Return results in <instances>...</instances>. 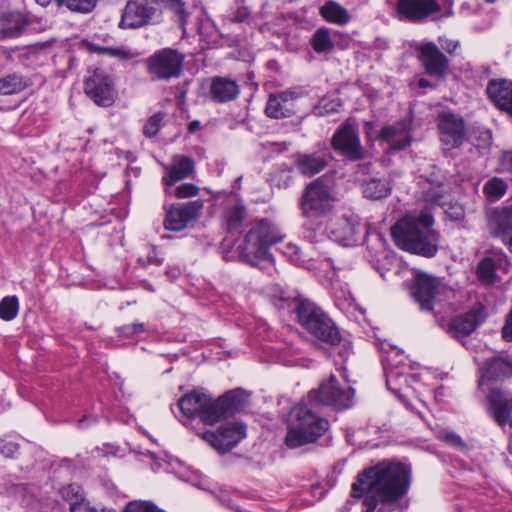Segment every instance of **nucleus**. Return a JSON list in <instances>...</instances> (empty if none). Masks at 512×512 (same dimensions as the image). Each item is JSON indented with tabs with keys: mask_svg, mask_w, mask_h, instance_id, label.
I'll list each match as a JSON object with an SVG mask.
<instances>
[{
	"mask_svg": "<svg viewBox=\"0 0 512 512\" xmlns=\"http://www.w3.org/2000/svg\"><path fill=\"white\" fill-rule=\"evenodd\" d=\"M409 485L407 466L382 461L357 475L351 486V497L363 499L362 512H401L396 502L406 494Z\"/></svg>",
	"mask_w": 512,
	"mask_h": 512,
	"instance_id": "nucleus-1",
	"label": "nucleus"
},
{
	"mask_svg": "<svg viewBox=\"0 0 512 512\" xmlns=\"http://www.w3.org/2000/svg\"><path fill=\"white\" fill-rule=\"evenodd\" d=\"M249 396L242 388L230 390L217 399L194 390L182 396L178 406L184 416L199 417L204 424L213 425L244 410L248 405Z\"/></svg>",
	"mask_w": 512,
	"mask_h": 512,
	"instance_id": "nucleus-2",
	"label": "nucleus"
},
{
	"mask_svg": "<svg viewBox=\"0 0 512 512\" xmlns=\"http://www.w3.org/2000/svg\"><path fill=\"white\" fill-rule=\"evenodd\" d=\"M434 218L425 210L418 215H406L391 227L396 246L404 251L426 257H434L439 249V233L433 229Z\"/></svg>",
	"mask_w": 512,
	"mask_h": 512,
	"instance_id": "nucleus-3",
	"label": "nucleus"
},
{
	"mask_svg": "<svg viewBox=\"0 0 512 512\" xmlns=\"http://www.w3.org/2000/svg\"><path fill=\"white\" fill-rule=\"evenodd\" d=\"M284 239L279 228L267 219L252 222L237 250L240 259L250 266H259L263 262H272L270 248Z\"/></svg>",
	"mask_w": 512,
	"mask_h": 512,
	"instance_id": "nucleus-4",
	"label": "nucleus"
},
{
	"mask_svg": "<svg viewBox=\"0 0 512 512\" xmlns=\"http://www.w3.org/2000/svg\"><path fill=\"white\" fill-rule=\"evenodd\" d=\"M336 197L334 185L326 176L309 182L299 199V208L304 229L315 231L321 227L320 219L327 216L334 208Z\"/></svg>",
	"mask_w": 512,
	"mask_h": 512,
	"instance_id": "nucleus-5",
	"label": "nucleus"
},
{
	"mask_svg": "<svg viewBox=\"0 0 512 512\" xmlns=\"http://www.w3.org/2000/svg\"><path fill=\"white\" fill-rule=\"evenodd\" d=\"M329 421L306 403L296 405L289 414L285 444L290 449L315 443L329 429Z\"/></svg>",
	"mask_w": 512,
	"mask_h": 512,
	"instance_id": "nucleus-6",
	"label": "nucleus"
},
{
	"mask_svg": "<svg viewBox=\"0 0 512 512\" xmlns=\"http://www.w3.org/2000/svg\"><path fill=\"white\" fill-rule=\"evenodd\" d=\"M294 312L301 327L316 341L328 346H337L342 340L334 321L315 303L297 298Z\"/></svg>",
	"mask_w": 512,
	"mask_h": 512,
	"instance_id": "nucleus-7",
	"label": "nucleus"
},
{
	"mask_svg": "<svg viewBox=\"0 0 512 512\" xmlns=\"http://www.w3.org/2000/svg\"><path fill=\"white\" fill-rule=\"evenodd\" d=\"M398 20L412 24H423L453 15L451 0H397L395 6Z\"/></svg>",
	"mask_w": 512,
	"mask_h": 512,
	"instance_id": "nucleus-8",
	"label": "nucleus"
},
{
	"mask_svg": "<svg viewBox=\"0 0 512 512\" xmlns=\"http://www.w3.org/2000/svg\"><path fill=\"white\" fill-rule=\"evenodd\" d=\"M185 55L176 49L163 48L149 56L144 64L152 80L169 81L182 74Z\"/></svg>",
	"mask_w": 512,
	"mask_h": 512,
	"instance_id": "nucleus-9",
	"label": "nucleus"
},
{
	"mask_svg": "<svg viewBox=\"0 0 512 512\" xmlns=\"http://www.w3.org/2000/svg\"><path fill=\"white\" fill-rule=\"evenodd\" d=\"M354 390L343 387L336 376L331 375L320 383L317 389L308 393L310 403L330 406L335 410H344L352 406Z\"/></svg>",
	"mask_w": 512,
	"mask_h": 512,
	"instance_id": "nucleus-10",
	"label": "nucleus"
},
{
	"mask_svg": "<svg viewBox=\"0 0 512 512\" xmlns=\"http://www.w3.org/2000/svg\"><path fill=\"white\" fill-rule=\"evenodd\" d=\"M332 148L346 160L355 162L365 160L368 151L362 146L358 129L349 120L335 131L331 139Z\"/></svg>",
	"mask_w": 512,
	"mask_h": 512,
	"instance_id": "nucleus-11",
	"label": "nucleus"
},
{
	"mask_svg": "<svg viewBox=\"0 0 512 512\" xmlns=\"http://www.w3.org/2000/svg\"><path fill=\"white\" fill-rule=\"evenodd\" d=\"M161 11L155 0H129L123 10L119 26L136 29L158 22Z\"/></svg>",
	"mask_w": 512,
	"mask_h": 512,
	"instance_id": "nucleus-12",
	"label": "nucleus"
},
{
	"mask_svg": "<svg viewBox=\"0 0 512 512\" xmlns=\"http://www.w3.org/2000/svg\"><path fill=\"white\" fill-rule=\"evenodd\" d=\"M85 94L98 106L110 107L116 100L114 81L103 69H95L84 81Z\"/></svg>",
	"mask_w": 512,
	"mask_h": 512,
	"instance_id": "nucleus-13",
	"label": "nucleus"
},
{
	"mask_svg": "<svg viewBox=\"0 0 512 512\" xmlns=\"http://www.w3.org/2000/svg\"><path fill=\"white\" fill-rule=\"evenodd\" d=\"M418 59L427 75L440 80L446 79L450 60L434 42H423L416 48Z\"/></svg>",
	"mask_w": 512,
	"mask_h": 512,
	"instance_id": "nucleus-14",
	"label": "nucleus"
},
{
	"mask_svg": "<svg viewBox=\"0 0 512 512\" xmlns=\"http://www.w3.org/2000/svg\"><path fill=\"white\" fill-rule=\"evenodd\" d=\"M203 206L204 203L200 199L173 204L166 212L163 223L165 229L175 232L184 230L190 222L200 217Z\"/></svg>",
	"mask_w": 512,
	"mask_h": 512,
	"instance_id": "nucleus-15",
	"label": "nucleus"
},
{
	"mask_svg": "<svg viewBox=\"0 0 512 512\" xmlns=\"http://www.w3.org/2000/svg\"><path fill=\"white\" fill-rule=\"evenodd\" d=\"M437 127L441 142L449 149L460 147L467 139L463 118L452 112H441L437 117Z\"/></svg>",
	"mask_w": 512,
	"mask_h": 512,
	"instance_id": "nucleus-16",
	"label": "nucleus"
},
{
	"mask_svg": "<svg viewBox=\"0 0 512 512\" xmlns=\"http://www.w3.org/2000/svg\"><path fill=\"white\" fill-rule=\"evenodd\" d=\"M441 281L424 272L416 273L412 286L411 295L423 311H432L436 295L441 289Z\"/></svg>",
	"mask_w": 512,
	"mask_h": 512,
	"instance_id": "nucleus-17",
	"label": "nucleus"
},
{
	"mask_svg": "<svg viewBox=\"0 0 512 512\" xmlns=\"http://www.w3.org/2000/svg\"><path fill=\"white\" fill-rule=\"evenodd\" d=\"M203 439L220 452H228L246 437V426L233 422L221 426L217 431H206Z\"/></svg>",
	"mask_w": 512,
	"mask_h": 512,
	"instance_id": "nucleus-18",
	"label": "nucleus"
},
{
	"mask_svg": "<svg viewBox=\"0 0 512 512\" xmlns=\"http://www.w3.org/2000/svg\"><path fill=\"white\" fill-rule=\"evenodd\" d=\"M486 319L485 308L477 307L458 315L450 320L447 332L454 338L460 339L472 334Z\"/></svg>",
	"mask_w": 512,
	"mask_h": 512,
	"instance_id": "nucleus-19",
	"label": "nucleus"
},
{
	"mask_svg": "<svg viewBox=\"0 0 512 512\" xmlns=\"http://www.w3.org/2000/svg\"><path fill=\"white\" fill-rule=\"evenodd\" d=\"M508 378H512V353L502 351L485 361L481 381L495 383Z\"/></svg>",
	"mask_w": 512,
	"mask_h": 512,
	"instance_id": "nucleus-20",
	"label": "nucleus"
},
{
	"mask_svg": "<svg viewBox=\"0 0 512 512\" xmlns=\"http://www.w3.org/2000/svg\"><path fill=\"white\" fill-rule=\"evenodd\" d=\"M358 229L359 221L356 216L342 215L331 219L329 234L335 242L344 246H352L357 242Z\"/></svg>",
	"mask_w": 512,
	"mask_h": 512,
	"instance_id": "nucleus-21",
	"label": "nucleus"
},
{
	"mask_svg": "<svg viewBox=\"0 0 512 512\" xmlns=\"http://www.w3.org/2000/svg\"><path fill=\"white\" fill-rule=\"evenodd\" d=\"M491 234L499 238L512 252V199L491 215Z\"/></svg>",
	"mask_w": 512,
	"mask_h": 512,
	"instance_id": "nucleus-22",
	"label": "nucleus"
},
{
	"mask_svg": "<svg viewBox=\"0 0 512 512\" xmlns=\"http://www.w3.org/2000/svg\"><path fill=\"white\" fill-rule=\"evenodd\" d=\"M378 139L385 142L390 151H401L412 143L410 125L405 121H399L384 126L379 132Z\"/></svg>",
	"mask_w": 512,
	"mask_h": 512,
	"instance_id": "nucleus-23",
	"label": "nucleus"
},
{
	"mask_svg": "<svg viewBox=\"0 0 512 512\" xmlns=\"http://www.w3.org/2000/svg\"><path fill=\"white\" fill-rule=\"evenodd\" d=\"M298 94L292 90H285L277 94H270L265 107V114L272 119L288 118L295 114V100Z\"/></svg>",
	"mask_w": 512,
	"mask_h": 512,
	"instance_id": "nucleus-24",
	"label": "nucleus"
},
{
	"mask_svg": "<svg viewBox=\"0 0 512 512\" xmlns=\"http://www.w3.org/2000/svg\"><path fill=\"white\" fill-rule=\"evenodd\" d=\"M386 366V385L387 388L395 393L401 392V380L407 381V377L404 375V369L407 366L406 356L399 350L393 348L392 352L387 356Z\"/></svg>",
	"mask_w": 512,
	"mask_h": 512,
	"instance_id": "nucleus-25",
	"label": "nucleus"
},
{
	"mask_svg": "<svg viewBox=\"0 0 512 512\" xmlns=\"http://www.w3.org/2000/svg\"><path fill=\"white\" fill-rule=\"evenodd\" d=\"M240 93L237 81L223 76H215L210 80L209 98L215 103H228L235 100Z\"/></svg>",
	"mask_w": 512,
	"mask_h": 512,
	"instance_id": "nucleus-26",
	"label": "nucleus"
},
{
	"mask_svg": "<svg viewBox=\"0 0 512 512\" xmlns=\"http://www.w3.org/2000/svg\"><path fill=\"white\" fill-rule=\"evenodd\" d=\"M486 92L490 100L502 111L512 116V81H489Z\"/></svg>",
	"mask_w": 512,
	"mask_h": 512,
	"instance_id": "nucleus-27",
	"label": "nucleus"
},
{
	"mask_svg": "<svg viewBox=\"0 0 512 512\" xmlns=\"http://www.w3.org/2000/svg\"><path fill=\"white\" fill-rule=\"evenodd\" d=\"M30 22L21 12H8L0 15V40L21 36Z\"/></svg>",
	"mask_w": 512,
	"mask_h": 512,
	"instance_id": "nucleus-28",
	"label": "nucleus"
},
{
	"mask_svg": "<svg viewBox=\"0 0 512 512\" xmlns=\"http://www.w3.org/2000/svg\"><path fill=\"white\" fill-rule=\"evenodd\" d=\"M329 160L325 154L297 153L294 155V165L296 169L305 177H312L318 174L328 165Z\"/></svg>",
	"mask_w": 512,
	"mask_h": 512,
	"instance_id": "nucleus-29",
	"label": "nucleus"
},
{
	"mask_svg": "<svg viewBox=\"0 0 512 512\" xmlns=\"http://www.w3.org/2000/svg\"><path fill=\"white\" fill-rule=\"evenodd\" d=\"M194 172L195 162L193 159L185 155H175L173 157V164L163 177V181L167 186H171L180 180L192 176Z\"/></svg>",
	"mask_w": 512,
	"mask_h": 512,
	"instance_id": "nucleus-30",
	"label": "nucleus"
},
{
	"mask_svg": "<svg viewBox=\"0 0 512 512\" xmlns=\"http://www.w3.org/2000/svg\"><path fill=\"white\" fill-rule=\"evenodd\" d=\"M321 16L328 22L345 25L350 20L348 11L335 1L326 2L320 9Z\"/></svg>",
	"mask_w": 512,
	"mask_h": 512,
	"instance_id": "nucleus-31",
	"label": "nucleus"
},
{
	"mask_svg": "<svg viewBox=\"0 0 512 512\" xmlns=\"http://www.w3.org/2000/svg\"><path fill=\"white\" fill-rule=\"evenodd\" d=\"M246 217V207L241 203L230 204L223 212V218L230 232L239 229Z\"/></svg>",
	"mask_w": 512,
	"mask_h": 512,
	"instance_id": "nucleus-32",
	"label": "nucleus"
},
{
	"mask_svg": "<svg viewBox=\"0 0 512 512\" xmlns=\"http://www.w3.org/2000/svg\"><path fill=\"white\" fill-rule=\"evenodd\" d=\"M362 192L365 198L379 200L391 193V187L386 180L372 178L363 183Z\"/></svg>",
	"mask_w": 512,
	"mask_h": 512,
	"instance_id": "nucleus-33",
	"label": "nucleus"
},
{
	"mask_svg": "<svg viewBox=\"0 0 512 512\" xmlns=\"http://www.w3.org/2000/svg\"><path fill=\"white\" fill-rule=\"evenodd\" d=\"M28 80L21 74L12 73L0 78V95H12L23 91Z\"/></svg>",
	"mask_w": 512,
	"mask_h": 512,
	"instance_id": "nucleus-34",
	"label": "nucleus"
},
{
	"mask_svg": "<svg viewBox=\"0 0 512 512\" xmlns=\"http://www.w3.org/2000/svg\"><path fill=\"white\" fill-rule=\"evenodd\" d=\"M165 7L173 13L175 21L183 31L186 30V24L190 13L188 12L183 0H160Z\"/></svg>",
	"mask_w": 512,
	"mask_h": 512,
	"instance_id": "nucleus-35",
	"label": "nucleus"
},
{
	"mask_svg": "<svg viewBox=\"0 0 512 512\" xmlns=\"http://www.w3.org/2000/svg\"><path fill=\"white\" fill-rule=\"evenodd\" d=\"M272 186L286 189L293 183L292 169L286 164L279 165L270 175Z\"/></svg>",
	"mask_w": 512,
	"mask_h": 512,
	"instance_id": "nucleus-36",
	"label": "nucleus"
},
{
	"mask_svg": "<svg viewBox=\"0 0 512 512\" xmlns=\"http://www.w3.org/2000/svg\"><path fill=\"white\" fill-rule=\"evenodd\" d=\"M477 276L483 284H494L496 280V266L492 258L485 257L478 263Z\"/></svg>",
	"mask_w": 512,
	"mask_h": 512,
	"instance_id": "nucleus-37",
	"label": "nucleus"
},
{
	"mask_svg": "<svg viewBox=\"0 0 512 512\" xmlns=\"http://www.w3.org/2000/svg\"><path fill=\"white\" fill-rule=\"evenodd\" d=\"M311 44L317 53L331 51L334 48V43L330 38L329 29L324 27L317 29L312 37Z\"/></svg>",
	"mask_w": 512,
	"mask_h": 512,
	"instance_id": "nucleus-38",
	"label": "nucleus"
},
{
	"mask_svg": "<svg viewBox=\"0 0 512 512\" xmlns=\"http://www.w3.org/2000/svg\"><path fill=\"white\" fill-rule=\"evenodd\" d=\"M19 310V301L16 296H6L0 301V318L4 321L13 320Z\"/></svg>",
	"mask_w": 512,
	"mask_h": 512,
	"instance_id": "nucleus-39",
	"label": "nucleus"
},
{
	"mask_svg": "<svg viewBox=\"0 0 512 512\" xmlns=\"http://www.w3.org/2000/svg\"><path fill=\"white\" fill-rule=\"evenodd\" d=\"M58 6H65L70 11L79 13L91 12L98 0H56Z\"/></svg>",
	"mask_w": 512,
	"mask_h": 512,
	"instance_id": "nucleus-40",
	"label": "nucleus"
},
{
	"mask_svg": "<svg viewBox=\"0 0 512 512\" xmlns=\"http://www.w3.org/2000/svg\"><path fill=\"white\" fill-rule=\"evenodd\" d=\"M483 190L489 198L500 199L507 191V184L504 180L494 177L485 183Z\"/></svg>",
	"mask_w": 512,
	"mask_h": 512,
	"instance_id": "nucleus-41",
	"label": "nucleus"
},
{
	"mask_svg": "<svg viewBox=\"0 0 512 512\" xmlns=\"http://www.w3.org/2000/svg\"><path fill=\"white\" fill-rule=\"evenodd\" d=\"M122 512H164L150 501L132 500L129 501Z\"/></svg>",
	"mask_w": 512,
	"mask_h": 512,
	"instance_id": "nucleus-42",
	"label": "nucleus"
},
{
	"mask_svg": "<svg viewBox=\"0 0 512 512\" xmlns=\"http://www.w3.org/2000/svg\"><path fill=\"white\" fill-rule=\"evenodd\" d=\"M163 119L164 113L162 112H158L152 115L143 126V134L147 138H152L155 135H157V133L160 130Z\"/></svg>",
	"mask_w": 512,
	"mask_h": 512,
	"instance_id": "nucleus-43",
	"label": "nucleus"
},
{
	"mask_svg": "<svg viewBox=\"0 0 512 512\" xmlns=\"http://www.w3.org/2000/svg\"><path fill=\"white\" fill-rule=\"evenodd\" d=\"M444 189L442 183L437 182L435 186L426 190L425 200L431 205H443Z\"/></svg>",
	"mask_w": 512,
	"mask_h": 512,
	"instance_id": "nucleus-44",
	"label": "nucleus"
},
{
	"mask_svg": "<svg viewBox=\"0 0 512 512\" xmlns=\"http://www.w3.org/2000/svg\"><path fill=\"white\" fill-rule=\"evenodd\" d=\"M60 494L62 498L65 501L70 502V504L72 502L82 500L83 498L81 488L76 484H69L67 486H64L63 488L60 489Z\"/></svg>",
	"mask_w": 512,
	"mask_h": 512,
	"instance_id": "nucleus-45",
	"label": "nucleus"
},
{
	"mask_svg": "<svg viewBox=\"0 0 512 512\" xmlns=\"http://www.w3.org/2000/svg\"><path fill=\"white\" fill-rule=\"evenodd\" d=\"M440 438L446 442L448 445L464 452L467 451L468 446L464 442V440L454 432H442L440 434Z\"/></svg>",
	"mask_w": 512,
	"mask_h": 512,
	"instance_id": "nucleus-46",
	"label": "nucleus"
},
{
	"mask_svg": "<svg viewBox=\"0 0 512 512\" xmlns=\"http://www.w3.org/2000/svg\"><path fill=\"white\" fill-rule=\"evenodd\" d=\"M199 192V188L192 183H185L178 186L175 190V196L177 198H189L196 196Z\"/></svg>",
	"mask_w": 512,
	"mask_h": 512,
	"instance_id": "nucleus-47",
	"label": "nucleus"
},
{
	"mask_svg": "<svg viewBox=\"0 0 512 512\" xmlns=\"http://www.w3.org/2000/svg\"><path fill=\"white\" fill-rule=\"evenodd\" d=\"M19 451V445L6 439H0V454L7 458H13Z\"/></svg>",
	"mask_w": 512,
	"mask_h": 512,
	"instance_id": "nucleus-48",
	"label": "nucleus"
},
{
	"mask_svg": "<svg viewBox=\"0 0 512 512\" xmlns=\"http://www.w3.org/2000/svg\"><path fill=\"white\" fill-rule=\"evenodd\" d=\"M438 44L440 47L445 50L448 54L452 55L459 48V41L448 39L446 37H438Z\"/></svg>",
	"mask_w": 512,
	"mask_h": 512,
	"instance_id": "nucleus-49",
	"label": "nucleus"
},
{
	"mask_svg": "<svg viewBox=\"0 0 512 512\" xmlns=\"http://www.w3.org/2000/svg\"><path fill=\"white\" fill-rule=\"evenodd\" d=\"M359 163L355 166L354 174L356 176H366L371 174L373 164L369 160V155L365 160L358 161Z\"/></svg>",
	"mask_w": 512,
	"mask_h": 512,
	"instance_id": "nucleus-50",
	"label": "nucleus"
},
{
	"mask_svg": "<svg viewBox=\"0 0 512 512\" xmlns=\"http://www.w3.org/2000/svg\"><path fill=\"white\" fill-rule=\"evenodd\" d=\"M283 253L294 263H298L301 260V250L295 244H287Z\"/></svg>",
	"mask_w": 512,
	"mask_h": 512,
	"instance_id": "nucleus-51",
	"label": "nucleus"
},
{
	"mask_svg": "<svg viewBox=\"0 0 512 512\" xmlns=\"http://www.w3.org/2000/svg\"><path fill=\"white\" fill-rule=\"evenodd\" d=\"M499 170L501 172H512V151H505L499 159Z\"/></svg>",
	"mask_w": 512,
	"mask_h": 512,
	"instance_id": "nucleus-52",
	"label": "nucleus"
},
{
	"mask_svg": "<svg viewBox=\"0 0 512 512\" xmlns=\"http://www.w3.org/2000/svg\"><path fill=\"white\" fill-rule=\"evenodd\" d=\"M120 333L125 336H132L145 331L143 323H134L132 325H125L119 329Z\"/></svg>",
	"mask_w": 512,
	"mask_h": 512,
	"instance_id": "nucleus-53",
	"label": "nucleus"
},
{
	"mask_svg": "<svg viewBox=\"0 0 512 512\" xmlns=\"http://www.w3.org/2000/svg\"><path fill=\"white\" fill-rule=\"evenodd\" d=\"M250 17V11L246 7H240L231 16V21L236 23L245 22Z\"/></svg>",
	"mask_w": 512,
	"mask_h": 512,
	"instance_id": "nucleus-54",
	"label": "nucleus"
},
{
	"mask_svg": "<svg viewBox=\"0 0 512 512\" xmlns=\"http://www.w3.org/2000/svg\"><path fill=\"white\" fill-rule=\"evenodd\" d=\"M89 49H90V51H94V52L101 53V54H109V55H113V56H118V55L122 54L120 49L101 47V46L95 45V44H90Z\"/></svg>",
	"mask_w": 512,
	"mask_h": 512,
	"instance_id": "nucleus-55",
	"label": "nucleus"
},
{
	"mask_svg": "<svg viewBox=\"0 0 512 512\" xmlns=\"http://www.w3.org/2000/svg\"><path fill=\"white\" fill-rule=\"evenodd\" d=\"M446 213L449 218L455 221H459L464 218V210L459 205H451Z\"/></svg>",
	"mask_w": 512,
	"mask_h": 512,
	"instance_id": "nucleus-56",
	"label": "nucleus"
},
{
	"mask_svg": "<svg viewBox=\"0 0 512 512\" xmlns=\"http://www.w3.org/2000/svg\"><path fill=\"white\" fill-rule=\"evenodd\" d=\"M90 505L82 500L70 504V512H89Z\"/></svg>",
	"mask_w": 512,
	"mask_h": 512,
	"instance_id": "nucleus-57",
	"label": "nucleus"
},
{
	"mask_svg": "<svg viewBox=\"0 0 512 512\" xmlns=\"http://www.w3.org/2000/svg\"><path fill=\"white\" fill-rule=\"evenodd\" d=\"M418 85L420 88H435V85H433L428 79L421 78L418 81Z\"/></svg>",
	"mask_w": 512,
	"mask_h": 512,
	"instance_id": "nucleus-58",
	"label": "nucleus"
},
{
	"mask_svg": "<svg viewBox=\"0 0 512 512\" xmlns=\"http://www.w3.org/2000/svg\"><path fill=\"white\" fill-rule=\"evenodd\" d=\"M200 127V122L198 120H194L192 122L189 123L188 125V131L190 133H193L195 132L196 130H198Z\"/></svg>",
	"mask_w": 512,
	"mask_h": 512,
	"instance_id": "nucleus-59",
	"label": "nucleus"
},
{
	"mask_svg": "<svg viewBox=\"0 0 512 512\" xmlns=\"http://www.w3.org/2000/svg\"><path fill=\"white\" fill-rule=\"evenodd\" d=\"M89 512H115V510L112 509V508H101V509H98L96 507H91L90 506Z\"/></svg>",
	"mask_w": 512,
	"mask_h": 512,
	"instance_id": "nucleus-60",
	"label": "nucleus"
},
{
	"mask_svg": "<svg viewBox=\"0 0 512 512\" xmlns=\"http://www.w3.org/2000/svg\"><path fill=\"white\" fill-rule=\"evenodd\" d=\"M39 5L45 7L51 3L52 0H35Z\"/></svg>",
	"mask_w": 512,
	"mask_h": 512,
	"instance_id": "nucleus-61",
	"label": "nucleus"
},
{
	"mask_svg": "<svg viewBox=\"0 0 512 512\" xmlns=\"http://www.w3.org/2000/svg\"><path fill=\"white\" fill-rule=\"evenodd\" d=\"M149 263H155V264H157V265H160V264L162 263V261H161V260H158V259H157V260L149 259Z\"/></svg>",
	"mask_w": 512,
	"mask_h": 512,
	"instance_id": "nucleus-62",
	"label": "nucleus"
},
{
	"mask_svg": "<svg viewBox=\"0 0 512 512\" xmlns=\"http://www.w3.org/2000/svg\"><path fill=\"white\" fill-rule=\"evenodd\" d=\"M85 422V417L79 420V426L82 427Z\"/></svg>",
	"mask_w": 512,
	"mask_h": 512,
	"instance_id": "nucleus-63",
	"label": "nucleus"
},
{
	"mask_svg": "<svg viewBox=\"0 0 512 512\" xmlns=\"http://www.w3.org/2000/svg\"><path fill=\"white\" fill-rule=\"evenodd\" d=\"M485 1H486L487 3H490V4H491V3L496 2V0H485Z\"/></svg>",
	"mask_w": 512,
	"mask_h": 512,
	"instance_id": "nucleus-64",
	"label": "nucleus"
}]
</instances>
